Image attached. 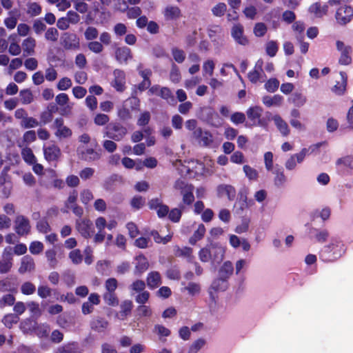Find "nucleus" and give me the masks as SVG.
<instances>
[{"label":"nucleus","mask_w":353,"mask_h":353,"mask_svg":"<svg viewBox=\"0 0 353 353\" xmlns=\"http://www.w3.org/2000/svg\"><path fill=\"white\" fill-rule=\"evenodd\" d=\"M21 156L25 162L29 165H33L37 162V159L30 148L26 147L23 148Z\"/></svg>","instance_id":"nucleus-39"},{"label":"nucleus","mask_w":353,"mask_h":353,"mask_svg":"<svg viewBox=\"0 0 353 353\" xmlns=\"http://www.w3.org/2000/svg\"><path fill=\"white\" fill-rule=\"evenodd\" d=\"M36 291L35 285L30 281L24 282L21 286V292L25 295H31Z\"/></svg>","instance_id":"nucleus-46"},{"label":"nucleus","mask_w":353,"mask_h":353,"mask_svg":"<svg viewBox=\"0 0 353 353\" xmlns=\"http://www.w3.org/2000/svg\"><path fill=\"white\" fill-rule=\"evenodd\" d=\"M192 137L203 147H214L213 135L208 130H203L202 128H198L193 132Z\"/></svg>","instance_id":"nucleus-3"},{"label":"nucleus","mask_w":353,"mask_h":353,"mask_svg":"<svg viewBox=\"0 0 353 353\" xmlns=\"http://www.w3.org/2000/svg\"><path fill=\"white\" fill-rule=\"evenodd\" d=\"M212 253V265L220 263L225 256V248L218 243L209 244Z\"/></svg>","instance_id":"nucleus-12"},{"label":"nucleus","mask_w":353,"mask_h":353,"mask_svg":"<svg viewBox=\"0 0 353 353\" xmlns=\"http://www.w3.org/2000/svg\"><path fill=\"white\" fill-rule=\"evenodd\" d=\"M31 226L28 218L19 215L14 221V230L19 236H26L30 232Z\"/></svg>","instance_id":"nucleus-10"},{"label":"nucleus","mask_w":353,"mask_h":353,"mask_svg":"<svg viewBox=\"0 0 353 353\" xmlns=\"http://www.w3.org/2000/svg\"><path fill=\"white\" fill-rule=\"evenodd\" d=\"M312 232L315 239L319 243L325 242L330 236L329 232L325 229H314Z\"/></svg>","instance_id":"nucleus-43"},{"label":"nucleus","mask_w":353,"mask_h":353,"mask_svg":"<svg viewBox=\"0 0 353 353\" xmlns=\"http://www.w3.org/2000/svg\"><path fill=\"white\" fill-rule=\"evenodd\" d=\"M108 321L101 317L94 319L90 323L91 328L98 332H102L105 331L108 327Z\"/></svg>","instance_id":"nucleus-33"},{"label":"nucleus","mask_w":353,"mask_h":353,"mask_svg":"<svg viewBox=\"0 0 353 353\" xmlns=\"http://www.w3.org/2000/svg\"><path fill=\"white\" fill-rule=\"evenodd\" d=\"M205 233V228L203 224L199 225L197 230L194 232L192 236L190 239V243L194 245L198 241L201 240Z\"/></svg>","instance_id":"nucleus-40"},{"label":"nucleus","mask_w":353,"mask_h":353,"mask_svg":"<svg viewBox=\"0 0 353 353\" xmlns=\"http://www.w3.org/2000/svg\"><path fill=\"white\" fill-rule=\"evenodd\" d=\"M214 68L215 63L212 59L206 60L203 64V75L204 77L207 75L212 76Z\"/></svg>","instance_id":"nucleus-45"},{"label":"nucleus","mask_w":353,"mask_h":353,"mask_svg":"<svg viewBox=\"0 0 353 353\" xmlns=\"http://www.w3.org/2000/svg\"><path fill=\"white\" fill-rule=\"evenodd\" d=\"M271 120L283 137H287L290 134V130L288 123L279 114L272 115Z\"/></svg>","instance_id":"nucleus-18"},{"label":"nucleus","mask_w":353,"mask_h":353,"mask_svg":"<svg viewBox=\"0 0 353 353\" xmlns=\"http://www.w3.org/2000/svg\"><path fill=\"white\" fill-rule=\"evenodd\" d=\"M19 316L14 314H9L6 315L3 319V324L8 327H11L13 324H16L19 321Z\"/></svg>","instance_id":"nucleus-52"},{"label":"nucleus","mask_w":353,"mask_h":353,"mask_svg":"<svg viewBox=\"0 0 353 353\" xmlns=\"http://www.w3.org/2000/svg\"><path fill=\"white\" fill-rule=\"evenodd\" d=\"M308 150L307 148H303L299 153L293 154L289 158L285 164V166L287 170H294L297 163H301L303 161Z\"/></svg>","instance_id":"nucleus-16"},{"label":"nucleus","mask_w":353,"mask_h":353,"mask_svg":"<svg viewBox=\"0 0 353 353\" xmlns=\"http://www.w3.org/2000/svg\"><path fill=\"white\" fill-rule=\"evenodd\" d=\"M290 101H291L295 105L301 107L306 103L307 99L301 93L294 92L290 98Z\"/></svg>","instance_id":"nucleus-44"},{"label":"nucleus","mask_w":353,"mask_h":353,"mask_svg":"<svg viewBox=\"0 0 353 353\" xmlns=\"http://www.w3.org/2000/svg\"><path fill=\"white\" fill-rule=\"evenodd\" d=\"M19 96L21 97V101L23 104H29L33 100L32 92L28 89L21 90Z\"/></svg>","instance_id":"nucleus-49"},{"label":"nucleus","mask_w":353,"mask_h":353,"mask_svg":"<svg viewBox=\"0 0 353 353\" xmlns=\"http://www.w3.org/2000/svg\"><path fill=\"white\" fill-rule=\"evenodd\" d=\"M46 256L49 263V265L54 268L57 264V260L56 258L57 252L54 249H50L46 251Z\"/></svg>","instance_id":"nucleus-55"},{"label":"nucleus","mask_w":353,"mask_h":353,"mask_svg":"<svg viewBox=\"0 0 353 353\" xmlns=\"http://www.w3.org/2000/svg\"><path fill=\"white\" fill-rule=\"evenodd\" d=\"M127 128L120 123H112L107 128L106 136L116 141H121L127 134Z\"/></svg>","instance_id":"nucleus-6"},{"label":"nucleus","mask_w":353,"mask_h":353,"mask_svg":"<svg viewBox=\"0 0 353 353\" xmlns=\"http://www.w3.org/2000/svg\"><path fill=\"white\" fill-rule=\"evenodd\" d=\"M45 38L48 41H57L59 38L58 30L54 28H49L45 33Z\"/></svg>","instance_id":"nucleus-57"},{"label":"nucleus","mask_w":353,"mask_h":353,"mask_svg":"<svg viewBox=\"0 0 353 353\" xmlns=\"http://www.w3.org/2000/svg\"><path fill=\"white\" fill-rule=\"evenodd\" d=\"M61 44L66 50H77L79 49V39L76 34L64 32L61 37Z\"/></svg>","instance_id":"nucleus-7"},{"label":"nucleus","mask_w":353,"mask_h":353,"mask_svg":"<svg viewBox=\"0 0 353 353\" xmlns=\"http://www.w3.org/2000/svg\"><path fill=\"white\" fill-rule=\"evenodd\" d=\"M56 353H82L77 343L72 342L59 347Z\"/></svg>","instance_id":"nucleus-31"},{"label":"nucleus","mask_w":353,"mask_h":353,"mask_svg":"<svg viewBox=\"0 0 353 353\" xmlns=\"http://www.w3.org/2000/svg\"><path fill=\"white\" fill-rule=\"evenodd\" d=\"M234 272V266L231 261H225L219 268L218 276L228 280Z\"/></svg>","instance_id":"nucleus-25"},{"label":"nucleus","mask_w":353,"mask_h":353,"mask_svg":"<svg viewBox=\"0 0 353 353\" xmlns=\"http://www.w3.org/2000/svg\"><path fill=\"white\" fill-rule=\"evenodd\" d=\"M268 30L266 25L263 23H257L254 27V34L257 37H263Z\"/></svg>","instance_id":"nucleus-51"},{"label":"nucleus","mask_w":353,"mask_h":353,"mask_svg":"<svg viewBox=\"0 0 353 353\" xmlns=\"http://www.w3.org/2000/svg\"><path fill=\"white\" fill-rule=\"evenodd\" d=\"M336 50L340 53L339 63L341 65H347L352 62L351 53L352 51V47L346 45L343 41L337 40L336 41Z\"/></svg>","instance_id":"nucleus-4"},{"label":"nucleus","mask_w":353,"mask_h":353,"mask_svg":"<svg viewBox=\"0 0 353 353\" xmlns=\"http://www.w3.org/2000/svg\"><path fill=\"white\" fill-rule=\"evenodd\" d=\"M262 112L263 110L259 106H253L248 109L246 114L252 125L265 126V122L260 119Z\"/></svg>","instance_id":"nucleus-13"},{"label":"nucleus","mask_w":353,"mask_h":353,"mask_svg":"<svg viewBox=\"0 0 353 353\" xmlns=\"http://www.w3.org/2000/svg\"><path fill=\"white\" fill-rule=\"evenodd\" d=\"M77 152L79 157L86 161H94L101 158V153L93 148H84L79 147Z\"/></svg>","instance_id":"nucleus-15"},{"label":"nucleus","mask_w":353,"mask_h":353,"mask_svg":"<svg viewBox=\"0 0 353 353\" xmlns=\"http://www.w3.org/2000/svg\"><path fill=\"white\" fill-rule=\"evenodd\" d=\"M188 294L191 296H194L199 294L201 291V286L199 283L194 282H190L187 286L184 288Z\"/></svg>","instance_id":"nucleus-53"},{"label":"nucleus","mask_w":353,"mask_h":353,"mask_svg":"<svg viewBox=\"0 0 353 353\" xmlns=\"http://www.w3.org/2000/svg\"><path fill=\"white\" fill-rule=\"evenodd\" d=\"M228 288V280L225 279H223L221 277L218 276L215 279L210 287V290H213L216 292L221 291L223 292L226 290Z\"/></svg>","instance_id":"nucleus-32"},{"label":"nucleus","mask_w":353,"mask_h":353,"mask_svg":"<svg viewBox=\"0 0 353 353\" xmlns=\"http://www.w3.org/2000/svg\"><path fill=\"white\" fill-rule=\"evenodd\" d=\"M76 228L84 238H90L94 233L92 223L88 219H78L76 221Z\"/></svg>","instance_id":"nucleus-9"},{"label":"nucleus","mask_w":353,"mask_h":353,"mask_svg":"<svg viewBox=\"0 0 353 353\" xmlns=\"http://www.w3.org/2000/svg\"><path fill=\"white\" fill-rule=\"evenodd\" d=\"M12 248L6 247L2 254V261H0V273L4 274L9 272L12 265Z\"/></svg>","instance_id":"nucleus-14"},{"label":"nucleus","mask_w":353,"mask_h":353,"mask_svg":"<svg viewBox=\"0 0 353 353\" xmlns=\"http://www.w3.org/2000/svg\"><path fill=\"white\" fill-rule=\"evenodd\" d=\"M199 258L203 263L211 262L212 264V253L210 252L209 245L200 250L199 252Z\"/></svg>","instance_id":"nucleus-41"},{"label":"nucleus","mask_w":353,"mask_h":353,"mask_svg":"<svg viewBox=\"0 0 353 353\" xmlns=\"http://www.w3.org/2000/svg\"><path fill=\"white\" fill-rule=\"evenodd\" d=\"M279 50L278 43L276 41L270 40L265 43V52L270 57H274Z\"/></svg>","instance_id":"nucleus-42"},{"label":"nucleus","mask_w":353,"mask_h":353,"mask_svg":"<svg viewBox=\"0 0 353 353\" xmlns=\"http://www.w3.org/2000/svg\"><path fill=\"white\" fill-rule=\"evenodd\" d=\"M123 103L128 106L131 110H137L140 105V101L137 97H130L126 99Z\"/></svg>","instance_id":"nucleus-64"},{"label":"nucleus","mask_w":353,"mask_h":353,"mask_svg":"<svg viewBox=\"0 0 353 353\" xmlns=\"http://www.w3.org/2000/svg\"><path fill=\"white\" fill-rule=\"evenodd\" d=\"M353 17V9L348 6L340 7L336 13V19L341 25H345L351 21Z\"/></svg>","instance_id":"nucleus-11"},{"label":"nucleus","mask_w":353,"mask_h":353,"mask_svg":"<svg viewBox=\"0 0 353 353\" xmlns=\"http://www.w3.org/2000/svg\"><path fill=\"white\" fill-rule=\"evenodd\" d=\"M174 188L180 192L183 197V203L190 205L194 201L193 194L194 186L184 180H177L174 183Z\"/></svg>","instance_id":"nucleus-2"},{"label":"nucleus","mask_w":353,"mask_h":353,"mask_svg":"<svg viewBox=\"0 0 353 353\" xmlns=\"http://www.w3.org/2000/svg\"><path fill=\"white\" fill-rule=\"evenodd\" d=\"M50 327L47 324H40L35 328V333L39 338H45L48 336Z\"/></svg>","instance_id":"nucleus-48"},{"label":"nucleus","mask_w":353,"mask_h":353,"mask_svg":"<svg viewBox=\"0 0 353 353\" xmlns=\"http://www.w3.org/2000/svg\"><path fill=\"white\" fill-rule=\"evenodd\" d=\"M153 332L159 336L161 341L165 342V338L171 334V331L163 325L157 324L154 326Z\"/></svg>","instance_id":"nucleus-34"},{"label":"nucleus","mask_w":353,"mask_h":353,"mask_svg":"<svg viewBox=\"0 0 353 353\" xmlns=\"http://www.w3.org/2000/svg\"><path fill=\"white\" fill-rule=\"evenodd\" d=\"M132 307V302L129 300L124 301L121 305L120 316L123 319L131 311Z\"/></svg>","instance_id":"nucleus-47"},{"label":"nucleus","mask_w":353,"mask_h":353,"mask_svg":"<svg viewBox=\"0 0 353 353\" xmlns=\"http://www.w3.org/2000/svg\"><path fill=\"white\" fill-rule=\"evenodd\" d=\"M43 243L38 241H32L29 247V250L32 254H39L43 251Z\"/></svg>","instance_id":"nucleus-58"},{"label":"nucleus","mask_w":353,"mask_h":353,"mask_svg":"<svg viewBox=\"0 0 353 353\" xmlns=\"http://www.w3.org/2000/svg\"><path fill=\"white\" fill-rule=\"evenodd\" d=\"M264 65V62L263 59H259L254 65V69L250 71L248 77V79L253 83H256L258 82H264L266 80V75L263 72V67Z\"/></svg>","instance_id":"nucleus-5"},{"label":"nucleus","mask_w":353,"mask_h":353,"mask_svg":"<svg viewBox=\"0 0 353 353\" xmlns=\"http://www.w3.org/2000/svg\"><path fill=\"white\" fill-rule=\"evenodd\" d=\"M340 76L341 80L337 81L336 85L332 88V91L337 95H342L344 94L347 85V76L346 73L344 72H341Z\"/></svg>","instance_id":"nucleus-28"},{"label":"nucleus","mask_w":353,"mask_h":353,"mask_svg":"<svg viewBox=\"0 0 353 353\" xmlns=\"http://www.w3.org/2000/svg\"><path fill=\"white\" fill-rule=\"evenodd\" d=\"M117 60L121 63H127L132 58L130 49L128 47L118 48L115 51Z\"/></svg>","instance_id":"nucleus-27"},{"label":"nucleus","mask_w":353,"mask_h":353,"mask_svg":"<svg viewBox=\"0 0 353 353\" xmlns=\"http://www.w3.org/2000/svg\"><path fill=\"white\" fill-rule=\"evenodd\" d=\"M336 163L337 165H343L344 166L353 170V156H346L340 158L336 161Z\"/></svg>","instance_id":"nucleus-62"},{"label":"nucleus","mask_w":353,"mask_h":353,"mask_svg":"<svg viewBox=\"0 0 353 353\" xmlns=\"http://www.w3.org/2000/svg\"><path fill=\"white\" fill-rule=\"evenodd\" d=\"M231 34L237 43L242 46L248 44V40L243 34V27L241 24H236L232 27Z\"/></svg>","instance_id":"nucleus-20"},{"label":"nucleus","mask_w":353,"mask_h":353,"mask_svg":"<svg viewBox=\"0 0 353 353\" xmlns=\"http://www.w3.org/2000/svg\"><path fill=\"white\" fill-rule=\"evenodd\" d=\"M26 13L32 17H37L41 13V6L36 2H28L26 4Z\"/></svg>","instance_id":"nucleus-36"},{"label":"nucleus","mask_w":353,"mask_h":353,"mask_svg":"<svg viewBox=\"0 0 353 353\" xmlns=\"http://www.w3.org/2000/svg\"><path fill=\"white\" fill-rule=\"evenodd\" d=\"M36 47V40L32 37L25 39L21 44V48L25 56L33 55Z\"/></svg>","instance_id":"nucleus-26"},{"label":"nucleus","mask_w":353,"mask_h":353,"mask_svg":"<svg viewBox=\"0 0 353 353\" xmlns=\"http://www.w3.org/2000/svg\"><path fill=\"white\" fill-rule=\"evenodd\" d=\"M243 172L250 180H256L258 178V172L250 165H244Z\"/></svg>","instance_id":"nucleus-63"},{"label":"nucleus","mask_w":353,"mask_h":353,"mask_svg":"<svg viewBox=\"0 0 353 353\" xmlns=\"http://www.w3.org/2000/svg\"><path fill=\"white\" fill-rule=\"evenodd\" d=\"M216 190L219 197L227 196L230 201L233 200L236 196L235 188L231 185H219L217 187Z\"/></svg>","instance_id":"nucleus-22"},{"label":"nucleus","mask_w":353,"mask_h":353,"mask_svg":"<svg viewBox=\"0 0 353 353\" xmlns=\"http://www.w3.org/2000/svg\"><path fill=\"white\" fill-rule=\"evenodd\" d=\"M43 154L45 159L50 161H56L61 156V150L55 144H50L43 146Z\"/></svg>","instance_id":"nucleus-17"},{"label":"nucleus","mask_w":353,"mask_h":353,"mask_svg":"<svg viewBox=\"0 0 353 353\" xmlns=\"http://www.w3.org/2000/svg\"><path fill=\"white\" fill-rule=\"evenodd\" d=\"M39 122L33 117H26L21 122V125L24 128H32L37 127Z\"/></svg>","instance_id":"nucleus-54"},{"label":"nucleus","mask_w":353,"mask_h":353,"mask_svg":"<svg viewBox=\"0 0 353 353\" xmlns=\"http://www.w3.org/2000/svg\"><path fill=\"white\" fill-rule=\"evenodd\" d=\"M161 283V275L158 272H151L148 274L147 278L148 286L151 289L158 288Z\"/></svg>","instance_id":"nucleus-30"},{"label":"nucleus","mask_w":353,"mask_h":353,"mask_svg":"<svg viewBox=\"0 0 353 353\" xmlns=\"http://www.w3.org/2000/svg\"><path fill=\"white\" fill-rule=\"evenodd\" d=\"M69 258L74 264H79L83 260V255L78 249L72 250L69 254Z\"/></svg>","instance_id":"nucleus-59"},{"label":"nucleus","mask_w":353,"mask_h":353,"mask_svg":"<svg viewBox=\"0 0 353 353\" xmlns=\"http://www.w3.org/2000/svg\"><path fill=\"white\" fill-rule=\"evenodd\" d=\"M172 54L174 59L179 63L183 62L185 58V54L183 50L177 48H174L172 50Z\"/></svg>","instance_id":"nucleus-60"},{"label":"nucleus","mask_w":353,"mask_h":353,"mask_svg":"<svg viewBox=\"0 0 353 353\" xmlns=\"http://www.w3.org/2000/svg\"><path fill=\"white\" fill-rule=\"evenodd\" d=\"M84 35L86 40H94L98 37L99 32L96 28L89 26L86 28Z\"/></svg>","instance_id":"nucleus-61"},{"label":"nucleus","mask_w":353,"mask_h":353,"mask_svg":"<svg viewBox=\"0 0 353 353\" xmlns=\"http://www.w3.org/2000/svg\"><path fill=\"white\" fill-rule=\"evenodd\" d=\"M17 23V18L12 14V12H9V17L4 19V25L9 30L14 29Z\"/></svg>","instance_id":"nucleus-56"},{"label":"nucleus","mask_w":353,"mask_h":353,"mask_svg":"<svg viewBox=\"0 0 353 353\" xmlns=\"http://www.w3.org/2000/svg\"><path fill=\"white\" fill-rule=\"evenodd\" d=\"M346 252V246L339 237H332L325 245L319 253L320 259L324 262H334L340 259Z\"/></svg>","instance_id":"nucleus-1"},{"label":"nucleus","mask_w":353,"mask_h":353,"mask_svg":"<svg viewBox=\"0 0 353 353\" xmlns=\"http://www.w3.org/2000/svg\"><path fill=\"white\" fill-rule=\"evenodd\" d=\"M135 273L141 274L145 272L149 266L147 259L143 255H139L136 257Z\"/></svg>","instance_id":"nucleus-35"},{"label":"nucleus","mask_w":353,"mask_h":353,"mask_svg":"<svg viewBox=\"0 0 353 353\" xmlns=\"http://www.w3.org/2000/svg\"><path fill=\"white\" fill-rule=\"evenodd\" d=\"M262 102L268 108L280 107L283 102V97L280 94L266 95L262 98Z\"/></svg>","instance_id":"nucleus-23"},{"label":"nucleus","mask_w":353,"mask_h":353,"mask_svg":"<svg viewBox=\"0 0 353 353\" xmlns=\"http://www.w3.org/2000/svg\"><path fill=\"white\" fill-rule=\"evenodd\" d=\"M34 262L33 258L30 255H26L21 260V265L19 272L21 274L30 272L34 269Z\"/></svg>","instance_id":"nucleus-24"},{"label":"nucleus","mask_w":353,"mask_h":353,"mask_svg":"<svg viewBox=\"0 0 353 353\" xmlns=\"http://www.w3.org/2000/svg\"><path fill=\"white\" fill-rule=\"evenodd\" d=\"M206 345V340L199 338L194 341L188 347V353H198Z\"/></svg>","instance_id":"nucleus-37"},{"label":"nucleus","mask_w":353,"mask_h":353,"mask_svg":"<svg viewBox=\"0 0 353 353\" xmlns=\"http://www.w3.org/2000/svg\"><path fill=\"white\" fill-rule=\"evenodd\" d=\"M279 86V81L275 78L270 79L265 84V88L269 92H274Z\"/></svg>","instance_id":"nucleus-50"},{"label":"nucleus","mask_w":353,"mask_h":353,"mask_svg":"<svg viewBox=\"0 0 353 353\" xmlns=\"http://www.w3.org/2000/svg\"><path fill=\"white\" fill-rule=\"evenodd\" d=\"M272 174L274 175V183L277 188H283L286 181L287 177L284 174V171L282 167L276 165L274 166V170H271Z\"/></svg>","instance_id":"nucleus-21"},{"label":"nucleus","mask_w":353,"mask_h":353,"mask_svg":"<svg viewBox=\"0 0 353 353\" xmlns=\"http://www.w3.org/2000/svg\"><path fill=\"white\" fill-rule=\"evenodd\" d=\"M114 80L111 84L117 91L123 92L125 90V75L123 71L117 69L113 72Z\"/></svg>","instance_id":"nucleus-19"},{"label":"nucleus","mask_w":353,"mask_h":353,"mask_svg":"<svg viewBox=\"0 0 353 353\" xmlns=\"http://www.w3.org/2000/svg\"><path fill=\"white\" fill-rule=\"evenodd\" d=\"M117 116L123 121L129 120L132 118L131 110L123 103L117 108Z\"/></svg>","instance_id":"nucleus-38"},{"label":"nucleus","mask_w":353,"mask_h":353,"mask_svg":"<svg viewBox=\"0 0 353 353\" xmlns=\"http://www.w3.org/2000/svg\"><path fill=\"white\" fill-rule=\"evenodd\" d=\"M327 6H321L319 3H315L311 5L309 8V12L313 14L315 17H322L327 12Z\"/></svg>","instance_id":"nucleus-29"},{"label":"nucleus","mask_w":353,"mask_h":353,"mask_svg":"<svg viewBox=\"0 0 353 353\" xmlns=\"http://www.w3.org/2000/svg\"><path fill=\"white\" fill-rule=\"evenodd\" d=\"M53 128L55 130L54 135L59 139L70 138L72 134V130L64 125V121L62 118H57L54 120Z\"/></svg>","instance_id":"nucleus-8"}]
</instances>
